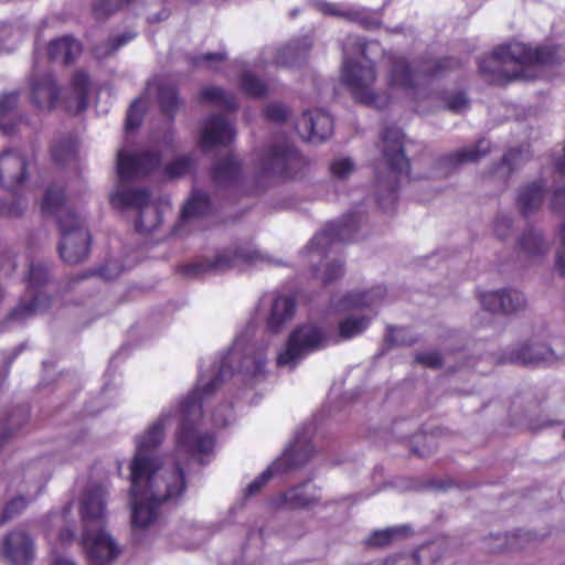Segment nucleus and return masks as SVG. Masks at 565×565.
Returning a JSON list of instances; mask_svg holds the SVG:
<instances>
[{
    "instance_id": "1",
    "label": "nucleus",
    "mask_w": 565,
    "mask_h": 565,
    "mask_svg": "<svg viewBox=\"0 0 565 565\" xmlns=\"http://www.w3.org/2000/svg\"><path fill=\"white\" fill-rule=\"evenodd\" d=\"M557 45H536L510 41L479 60V73L490 85L507 86L525 77L524 68L561 64Z\"/></svg>"
},
{
    "instance_id": "2",
    "label": "nucleus",
    "mask_w": 565,
    "mask_h": 565,
    "mask_svg": "<svg viewBox=\"0 0 565 565\" xmlns=\"http://www.w3.org/2000/svg\"><path fill=\"white\" fill-rule=\"evenodd\" d=\"M44 216L56 218L61 234L58 254L63 262L76 265L88 257L92 236L83 220L66 204L65 191L62 188L46 189L41 202Z\"/></svg>"
},
{
    "instance_id": "3",
    "label": "nucleus",
    "mask_w": 565,
    "mask_h": 565,
    "mask_svg": "<svg viewBox=\"0 0 565 565\" xmlns=\"http://www.w3.org/2000/svg\"><path fill=\"white\" fill-rule=\"evenodd\" d=\"M225 375H232V370L224 360L221 361L215 374L204 383V375H200L194 390L181 402V412L184 418L177 431V448L189 455H205L213 451L215 439L211 434L200 433L194 422L188 416L191 413L201 414L203 401L214 394L223 384Z\"/></svg>"
},
{
    "instance_id": "4",
    "label": "nucleus",
    "mask_w": 565,
    "mask_h": 565,
    "mask_svg": "<svg viewBox=\"0 0 565 565\" xmlns=\"http://www.w3.org/2000/svg\"><path fill=\"white\" fill-rule=\"evenodd\" d=\"M164 490L159 488L156 491H143L140 494L130 493L131 525L134 529H146L157 519L159 509L164 503L178 504L186 490V479L182 467L177 466L175 470L162 479Z\"/></svg>"
},
{
    "instance_id": "5",
    "label": "nucleus",
    "mask_w": 565,
    "mask_h": 565,
    "mask_svg": "<svg viewBox=\"0 0 565 565\" xmlns=\"http://www.w3.org/2000/svg\"><path fill=\"white\" fill-rule=\"evenodd\" d=\"M376 78V67L371 61L366 64L349 58L343 61L340 79L354 102L367 107L384 109L391 104L392 97L388 93L374 90Z\"/></svg>"
},
{
    "instance_id": "6",
    "label": "nucleus",
    "mask_w": 565,
    "mask_h": 565,
    "mask_svg": "<svg viewBox=\"0 0 565 565\" xmlns=\"http://www.w3.org/2000/svg\"><path fill=\"white\" fill-rule=\"evenodd\" d=\"M28 159L18 149L8 148L0 154V186L12 194L10 204L0 203V209L4 211L9 209H20L19 214L2 213L0 216L18 217L21 216L26 209L25 200L19 195L24 182L28 179Z\"/></svg>"
},
{
    "instance_id": "7",
    "label": "nucleus",
    "mask_w": 565,
    "mask_h": 565,
    "mask_svg": "<svg viewBox=\"0 0 565 565\" xmlns=\"http://www.w3.org/2000/svg\"><path fill=\"white\" fill-rule=\"evenodd\" d=\"M308 166L306 158L286 141L268 147L259 158V174L274 180L295 179Z\"/></svg>"
},
{
    "instance_id": "8",
    "label": "nucleus",
    "mask_w": 565,
    "mask_h": 565,
    "mask_svg": "<svg viewBox=\"0 0 565 565\" xmlns=\"http://www.w3.org/2000/svg\"><path fill=\"white\" fill-rule=\"evenodd\" d=\"M327 345L324 330L316 323H303L296 327L289 334L284 349L277 355L278 366L295 369L297 363L308 353Z\"/></svg>"
},
{
    "instance_id": "9",
    "label": "nucleus",
    "mask_w": 565,
    "mask_h": 565,
    "mask_svg": "<svg viewBox=\"0 0 565 565\" xmlns=\"http://www.w3.org/2000/svg\"><path fill=\"white\" fill-rule=\"evenodd\" d=\"M150 191L143 189L118 188L109 196V203L114 209L138 210V217L135 222V230L139 234H147L162 223V215L158 207L149 206Z\"/></svg>"
},
{
    "instance_id": "10",
    "label": "nucleus",
    "mask_w": 565,
    "mask_h": 565,
    "mask_svg": "<svg viewBox=\"0 0 565 565\" xmlns=\"http://www.w3.org/2000/svg\"><path fill=\"white\" fill-rule=\"evenodd\" d=\"M182 467L180 463H175L174 468L161 477H157L159 469L158 459L151 455L139 452L136 450L130 463V493L132 495L140 494L143 491L151 492L158 489L164 490L162 479L169 477L177 468Z\"/></svg>"
},
{
    "instance_id": "11",
    "label": "nucleus",
    "mask_w": 565,
    "mask_h": 565,
    "mask_svg": "<svg viewBox=\"0 0 565 565\" xmlns=\"http://www.w3.org/2000/svg\"><path fill=\"white\" fill-rule=\"evenodd\" d=\"M162 156L156 150L117 153V174L120 181H131L148 177L161 164Z\"/></svg>"
},
{
    "instance_id": "12",
    "label": "nucleus",
    "mask_w": 565,
    "mask_h": 565,
    "mask_svg": "<svg viewBox=\"0 0 565 565\" xmlns=\"http://www.w3.org/2000/svg\"><path fill=\"white\" fill-rule=\"evenodd\" d=\"M359 228V220L354 213H349L338 221L329 222L324 228L310 241L311 250L326 253L338 243L352 242Z\"/></svg>"
},
{
    "instance_id": "13",
    "label": "nucleus",
    "mask_w": 565,
    "mask_h": 565,
    "mask_svg": "<svg viewBox=\"0 0 565 565\" xmlns=\"http://www.w3.org/2000/svg\"><path fill=\"white\" fill-rule=\"evenodd\" d=\"M81 543L89 565H107L120 554L118 544L103 527L85 525Z\"/></svg>"
},
{
    "instance_id": "14",
    "label": "nucleus",
    "mask_w": 565,
    "mask_h": 565,
    "mask_svg": "<svg viewBox=\"0 0 565 565\" xmlns=\"http://www.w3.org/2000/svg\"><path fill=\"white\" fill-rule=\"evenodd\" d=\"M382 154L391 173L395 177L411 175V162L404 151V134L396 126H387L382 132Z\"/></svg>"
},
{
    "instance_id": "15",
    "label": "nucleus",
    "mask_w": 565,
    "mask_h": 565,
    "mask_svg": "<svg viewBox=\"0 0 565 565\" xmlns=\"http://www.w3.org/2000/svg\"><path fill=\"white\" fill-rule=\"evenodd\" d=\"M387 63L385 85L388 90L412 92L417 87L416 71L411 61L402 54L387 52L384 54Z\"/></svg>"
},
{
    "instance_id": "16",
    "label": "nucleus",
    "mask_w": 565,
    "mask_h": 565,
    "mask_svg": "<svg viewBox=\"0 0 565 565\" xmlns=\"http://www.w3.org/2000/svg\"><path fill=\"white\" fill-rule=\"evenodd\" d=\"M257 258V252H244L242 248H235L233 252L225 250L217 254L212 260L204 263H188L180 265L178 271L185 277H198L210 270H224L232 268L235 259L253 262Z\"/></svg>"
},
{
    "instance_id": "17",
    "label": "nucleus",
    "mask_w": 565,
    "mask_h": 565,
    "mask_svg": "<svg viewBox=\"0 0 565 565\" xmlns=\"http://www.w3.org/2000/svg\"><path fill=\"white\" fill-rule=\"evenodd\" d=\"M298 134L310 142H322L333 132V119L322 109L306 110L296 125Z\"/></svg>"
},
{
    "instance_id": "18",
    "label": "nucleus",
    "mask_w": 565,
    "mask_h": 565,
    "mask_svg": "<svg viewBox=\"0 0 565 565\" xmlns=\"http://www.w3.org/2000/svg\"><path fill=\"white\" fill-rule=\"evenodd\" d=\"M276 503L289 510L313 509L321 503L320 488L309 481L298 483L279 494Z\"/></svg>"
},
{
    "instance_id": "19",
    "label": "nucleus",
    "mask_w": 565,
    "mask_h": 565,
    "mask_svg": "<svg viewBox=\"0 0 565 565\" xmlns=\"http://www.w3.org/2000/svg\"><path fill=\"white\" fill-rule=\"evenodd\" d=\"M235 138L234 127L222 115L210 116L200 136L203 152H209L216 146H227Z\"/></svg>"
},
{
    "instance_id": "20",
    "label": "nucleus",
    "mask_w": 565,
    "mask_h": 565,
    "mask_svg": "<svg viewBox=\"0 0 565 565\" xmlns=\"http://www.w3.org/2000/svg\"><path fill=\"white\" fill-rule=\"evenodd\" d=\"M479 298L482 308L492 313H514L526 305L523 294L514 289L483 292Z\"/></svg>"
},
{
    "instance_id": "21",
    "label": "nucleus",
    "mask_w": 565,
    "mask_h": 565,
    "mask_svg": "<svg viewBox=\"0 0 565 565\" xmlns=\"http://www.w3.org/2000/svg\"><path fill=\"white\" fill-rule=\"evenodd\" d=\"M2 555L13 565L29 564L34 555L32 539L24 531L10 532L3 540Z\"/></svg>"
},
{
    "instance_id": "22",
    "label": "nucleus",
    "mask_w": 565,
    "mask_h": 565,
    "mask_svg": "<svg viewBox=\"0 0 565 565\" xmlns=\"http://www.w3.org/2000/svg\"><path fill=\"white\" fill-rule=\"evenodd\" d=\"M61 88L52 74H44L31 81V103L41 110H53L60 100Z\"/></svg>"
},
{
    "instance_id": "23",
    "label": "nucleus",
    "mask_w": 565,
    "mask_h": 565,
    "mask_svg": "<svg viewBox=\"0 0 565 565\" xmlns=\"http://www.w3.org/2000/svg\"><path fill=\"white\" fill-rule=\"evenodd\" d=\"M298 456L299 451L295 449L286 450L280 460L269 466L265 471H263L246 487L245 495L255 497L258 493H260L263 488L268 483V481L274 477L275 473L280 471H287L302 466L308 458L299 460Z\"/></svg>"
},
{
    "instance_id": "24",
    "label": "nucleus",
    "mask_w": 565,
    "mask_h": 565,
    "mask_svg": "<svg viewBox=\"0 0 565 565\" xmlns=\"http://www.w3.org/2000/svg\"><path fill=\"white\" fill-rule=\"evenodd\" d=\"M242 162L234 154L218 159L210 170L214 186L222 189L235 184L242 177Z\"/></svg>"
},
{
    "instance_id": "25",
    "label": "nucleus",
    "mask_w": 565,
    "mask_h": 565,
    "mask_svg": "<svg viewBox=\"0 0 565 565\" xmlns=\"http://www.w3.org/2000/svg\"><path fill=\"white\" fill-rule=\"evenodd\" d=\"M107 492L102 487L88 489L81 504V515L85 525L90 527L92 522H98L103 525L106 514Z\"/></svg>"
},
{
    "instance_id": "26",
    "label": "nucleus",
    "mask_w": 565,
    "mask_h": 565,
    "mask_svg": "<svg viewBox=\"0 0 565 565\" xmlns=\"http://www.w3.org/2000/svg\"><path fill=\"white\" fill-rule=\"evenodd\" d=\"M557 360L554 351L541 345L537 349L529 344H522L518 350L509 353L504 362L516 363L521 365H547Z\"/></svg>"
},
{
    "instance_id": "27",
    "label": "nucleus",
    "mask_w": 565,
    "mask_h": 565,
    "mask_svg": "<svg viewBox=\"0 0 565 565\" xmlns=\"http://www.w3.org/2000/svg\"><path fill=\"white\" fill-rule=\"evenodd\" d=\"M296 311V298L291 295H277L273 299L270 311L268 313L266 324L267 329L276 333L288 321H290Z\"/></svg>"
},
{
    "instance_id": "28",
    "label": "nucleus",
    "mask_w": 565,
    "mask_h": 565,
    "mask_svg": "<svg viewBox=\"0 0 565 565\" xmlns=\"http://www.w3.org/2000/svg\"><path fill=\"white\" fill-rule=\"evenodd\" d=\"M82 43L72 35L52 40L47 45V56L52 62L72 64L82 53Z\"/></svg>"
},
{
    "instance_id": "29",
    "label": "nucleus",
    "mask_w": 565,
    "mask_h": 565,
    "mask_svg": "<svg viewBox=\"0 0 565 565\" xmlns=\"http://www.w3.org/2000/svg\"><path fill=\"white\" fill-rule=\"evenodd\" d=\"M545 182L535 180L522 186L516 198V205L524 217L537 212L543 204Z\"/></svg>"
},
{
    "instance_id": "30",
    "label": "nucleus",
    "mask_w": 565,
    "mask_h": 565,
    "mask_svg": "<svg viewBox=\"0 0 565 565\" xmlns=\"http://www.w3.org/2000/svg\"><path fill=\"white\" fill-rule=\"evenodd\" d=\"M312 47V39L302 35L290 40L278 52L277 63L282 66H294L305 61Z\"/></svg>"
},
{
    "instance_id": "31",
    "label": "nucleus",
    "mask_w": 565,
    "mask_h": 565,
    "mask_svg": "<svg viewBox=\"0 0 565 565\" xmlns=\"http://www.w3.org/2000/svg\"><path fill=\"white\" fill-rule=\"evenodd\" d=\"M439 546L434 543L425 544L419 546L412 554H394L386 557L383 565H423V558H429L430 563L434 564L441 558Z\"/></svg>"
},
{
    "instance_id": "32",
    "label": "nucleus",
    "mask_w": 565,
    "mask_h": 565,
    "mask_svg": "<svg viewBox=\"0 0 565 565\" xmlns=\"http://www.w3.org/2000/svg\"><path fill=\"white\" fill-rule=\"evenodd\" d=\"M70 87L76 102L77 113H83L88 107L92 78L87 71L77 68L70 81Z\"/></svg>"
},
{
    "instance_id": "33",
    "label": "nucleus",
    "mask_w": 565,
    "mask_h": 565,
    "mask_svg": "<svg viewBox=\"0 0 565 565\" xmlns=\"http://www.w3.org/2000/svg\"><path fill=\"white\" fill-rule=\"evenodd\" d=\"M490 151V141L481 139L473 147L461 148L441 158L445 166L457 167L466 162H476Z\"/></svg>"
},
{
    "instance_id": "34",
    "label": "nucleus",
    "mask_w": 565,
    "mask_h": 565,
    "mask_svg": "<svg viewBox=\"0 0 565 565\" xmlns=\"http://www.w3.org/2000/svg\"><path fill=\"white\" fill-rule=\"evenodd\" d=\"M18 103L19 94L17 92L3 94L0 97V131L4 136L15 132L18 120L14 111Z\"/></svg>"
},
{
    "instance_id": "35",
    "label": "nucleus",
    "mask_w": 565,
    "mask_h": 565,
    "mask_svg": "<svg viewBox=\"0 0 565 565\" xmlns=\"http://www.w3.org/2000/svg\"><path fill=\"white\" fill-rule=\"evenodd\" d=\"M158 104L160 111L173 120L181 105L178 87L174 84L161 83L158 87Z\"/></svg>"
},
{
    "instance_id": "36",
    "label": "nucleus",
    "mask_w": 565,
    "mask_h": 565,
    "mask_svg": "<svg viewBox=\"0 0 565 565\" xmlns=\"http://www.w3.org/2000/svg\"><path fill=\"white\" fill-rule=\"evenodd\" d=\"M164 418L156 420L138 439L136 450L150 455L156 450L164 438Z\"/></svg>"
},
{
    "instance_id": "37",
    "label": "nucleus",
    "mask_w": 565,
    "mask_h": 565,
    "mask_svg": "<svg viewBox=\"0 0 565 565\" xmlns=\"http://www.w3.org/2000/svg\"><path fill=\"white\" fill-rule=\"evenodd\" d=\"M199 103L220 105L227 110H236L238 107L236 97L232 93L216 86H206L201 89L198 96Z\"/></svg>"
},
{
    "instance_id": "38",
    "label": "nucleus",
    "mask_w": 565,
    "mask_h": 565,
    "mask_svg": "<svg viewBox=\"0 0 565 565\" xmlns=\"http://www.w3.org/2000/svg\"><path fill=\"white\" fill-rule=\"evenodd\" d=\"M76 150V137L67 134L54 140L51 147V157L56 164L63 166L75 157Z\"/></svg>"
},
{
    "instance_id": "39",
    "label": "nucleus",
    "mask_w": 565,
    "mask_h": 565,
    "mask_svg": "<svg viewBox=\"0 0 565 565\" xmlns=\"http://www.w3.org/2000/svg\"><path fill=\"white\" fill-rule=\"evenodd\" d=\"M382 295L383 289L381 287L372 288L370 290L348 292L342 300L343 307L345 309L369 308L375 303Z\"/></svg>"
},
{
    "instance_id": "40",
    "label": "nucleus",
    "mask_w": 565,
    "mask_h": 565,
    "mask_svg": "<svg viewBox=\"0 0 565 565\" xmlns=\"http://www.w3.org/2000/svg\"><path fill=\"white\" fill-rule=\"evenodd\" d=\"M411 527L408 525L386 527L376 530L367 537L366 543L372 547H385L398 537L408 535Z\"/></svg>"
},
{
    "instance_id": "41",
    "label": "nucleus",
    "mask_w": 565,
    "mask_h": 565,
    "mask_svg": "<svg viewBox=\"0 0 565 565\" xmlns=\"http://www.w3.org/2000/svg\"><path fill=\"white\" fill-rule=\"evenodd\" d=\"M211 209V201L209 195L202 191L193 192L189 201L181 210V218L190 220L193 217L203 216L209 213Z\"/></svg>"
},
{
    "instance_id": "42",
    "label": "nucleus",
    "mask_w": 565,
    "mask_h": 565,
    "mask_svg": "<svg viewBox=\"0 0 565 565\" xmlns=\"http://www.w3.org/2000/svg\"><path fill=\"white\" fill-rule=\"evenodd\" d=\"M426 65L424 76L427 78H435L444 75L446 72L455 71L461 67L459 58L454 56H443L431 58L423 62Z\"/></svg>"
},
{
    "instance_id": "43",
    "label": "nucleus",
    "mask_w": 565,
    "mask_h": 565,
    "mask_svg": "<svg viewBox=\"0 0 565 565\" xmlns=\"http://www.w3.org/2000/svg\"><path fill=\"white\" fill-rule=\"evenodd\" d=\"M242 92L252 98H263L267 95V84L252 72H245L239 77Z\"/></svg>"
},
{
    "instance_id": "44",
    "label": "nucleus",
    "mask_w": 565,
    "mask_h": 565,
    "mask_svg": "<svg viewBox=\"0 0 565 565\" xmlns=\"http://www.w3.org/2000/svg\"><path fill=\"white\" fill-rule=\"evenodd\" d=\"M135 36H136L135 33L127 32V33L117 35L115 38H110L107 41H105L104 43L96 44L93 47V54L98 60L106 58V57L113 55L119 47H121L122 45L127 44L129 41L135 39Z\"/></svg>"
},
{
    "instance_id": "45",
    "label": "nucleus",
    "mask_w": 565,
    "mask_h": 565,
    "mask_svg": "<svg viewBox=\"0 0 565 565\" xmlns=\"http://www.w3.org/2000/svg\"><path fill=\"white\" fill-rule=\"evenodd\" d=\"M521 250L529 256H540L547 252L542 234L534 231L523 233L519 242Z\"/></svg>"
},
{
    "instance_id": "46",
    "label": "nucleus",
    "mask_w": 565,
    "mask_h": 565,
    "mask_svg": "<svg viewBox=\"0 0 565 565\" xmlns=\"http://www.w3.org/2000/svg\"><path fill=\"white\" fill-rule=\"evenodd\" d=\"M39 305V296L35 294L31 297L29 301H21L14 308H12L11 311L6 317L4 322L9 323L12 321H23L32 317L33 315H35Z\"/></svg>"
},
{
    "instance_id": "47",
    "label": "nucleus",
    "mask_w": 565,
    "mask_h": 565,
    "mask_svg": "<svg viewBox=\"0 0 565 565\" xmlns=\"http://www.w3.org/2000/svg\"><path fill=\"white\" fill-rule=\"evenodd\" d=\"M369 326L365 317H349L339 322V335L343 340L351 339L362 333Z\"/></svg>"
},
{
    "instance_id": "48",
    "label": "nucleus",
    "mask_w": 565,
    "mask_h": 565,
    "mask_svg": "<svg viewBox=\"0 0 565 565\" xmlns=\"http://www.w3.org/2000/svg\"><path fill=\"white\" fill-rule=\"evenodd\" d=\"M194 156L183 154L169 162L164 167V175L169 179H175L185 175L194 166Z\"/></svg>"
},
{
    "instance_id": "49",
    "label": "nucleus",
    "mask_w": 565,
    "mask_h": 565,
    "mask_svg": "<svg viewBox=\"0 0 565 565\" xmlns=\"http://www.w3.org/2000/svg\"><path fill=\"white\" fill-rule=\"evenodd\" d=\"M385 340L390 345L411 347L416 341V334L405 327H388Z\"/></svg>"
},
{
    "instance_id": "50",
    "label": "nucleus",
    "mask_w": 565,
    "mask_h": 565,
    "mask_svg": "<svg viewBox=\"0 0 565 565\" xmlns=\"http://www.w3.org/2000/svg\"><path fill=\"white\" fill-rule=\"evenodd\" d=\"M132 0H95L93 14L97 20H104L129 4Z\"/></svg>"
},
{
    "instance_id": "51",
    "label": "nucleus",
    "mask_w": 565,
    "mask_h": 565,
    "mask_svg": "<svg viewBox=\"0 0 565 565\" xmlns=\"http://www.w3.org/2000/svg\"><path fill=\"white\" fill-rule=\"evenodd\" d=\"M49 279L50 270L46 265L33 263L30 265L26 278L29 289L36 290L47 284Z\"/></svg>"
},
{
    "instance_id": "52",
    "label": "nucleus",
    "mask_w": 565,
    "mask_h": 565,
    "mask_svg": "<svg viewBox=\"0 0 565 565\" xmlns=\"http://www.w3.org/2000/svg\"><path fill=\"white\" fill-rule=\"evenodd\" d=\"M31 500H28L26 498L22 495H18L9 500L2 511V514L0 516V525L4 524L7 521L11 520L15 515L20 514L22 511H24Z\"/></svg>"
},
{
    "instance_id": "53",
    "label": "nucleus",
    "mask_w": 565,
    "mask_h": 565,
    "mask_svg": "<svg viewBox=\"0 0 565 565\" xmlns=\"http://www.w3.org/2000/svg\"><path fill=\"white\" fill-rule=\"evenodd\" d=\"M264 116L271 122H285L290 116V108L284 103L273 102L264 108Z\"/></svg>"
},
{
    "instance_id": "54",
    "label": "nucleus",
    "mask_w": 565,
    "mask_h": 565,
    "mask_svg": "<svg viewBox=\"0 0 565 565\" xmlns=\"http://www.w3.org/2000/svg\"><path fill=\"white\" fill-rule=\"evenodd\" d=\"M143 114H145V110L142 107L141 99L140 98L135 99L130 104V106L127 110L126 122H125L126 130L130 131V130L138 129L142 124Z\"/></svg>"
},
{
    "instance_id": "55",
    "label": "nucleus",
    "mask_w": 565,
    "mask_h": 565,
    "mask_svg": "<svg viewBox=\"0 0 565 565\" xmlns=\"http://www.w3.org/2000/svg\"><path fill=\"white\" fill-rule=\"evenodd\" d=\"M316 275L321 280L322 285H330L344 275V264L339 260L330 262L326 265L321 275H318V273H316Z\"/></svg>"
},
{
    "instance_id": "56",
    "label": "nucleus",
    "mask_w": 565,
    "mask_h": 565,
    "mask_svg": "<svg viewBox=\"0 0 565 565\" xmlns=\"http://www.w3.org/2000/svg\"><path fill=\"white\" fill-rule=\"evenodd\" d=\"M227 60V55L224 52H212V53H205L200 54L193 57L192 63L196 67H209L216 70L214 67L215 63H221Z\"/></svg>"
},
{
    "instance_id": "57",
    "label": "nucleus",
    "mask_w": 565,
    "mask_h": 565,
    "mask_svg": "<svg viewBox=\"0 0 565 565\" xmlns=\"http://www.w3.org/2000/svg\"><path fill=\"white\" fill-rule=\"evenodd\" d=\"M354 170V163L350 158L334 160L330 166V172L339 178H347Z\"/></svg>"
},
{
    "instance_id": "58",
    "label": "nucleus",
    "mask_w": 565,
    "mask_h": 565,
    "mask_svg": "<svg viewBox=\"0 0 565 565\" xmlns=\"http://www.w3.org/2000/svg\"><path fill=\"white\" fill-rule=\"evenodd\" d=\"M416 362L430 369H439L443 366V358L438 352L419 353L415 358Z\"/></svg>"
},
{
    "instance_id": "59",
    "label": "nucleus",
    "mask_w": 565,
    "mask_h": 565,
    "mask_svg": "<svg viewBox=\"0 0 565 565\" xmlns=\"http://www.w3.org/2000/svg\"><path fill=\"white\" fill-rule=\"evenodd\" d=\"M469 100L462 92L455 93L446 99L447 108L455 113H459L463 108H467Z\"/></svg>"
},
{
    "instance_id": "60",
    "label": "nucleus",
    "mask_w": 565,
    "mask_h": 565,
    "mask_svg": "<svg viewBox=\"0 0 565 565\" xmlns=\"http://www.w3.org/2000/svg\"><path fill=\"white\" fill-rule=\"evenodd\" d=\"M562 249L556 255L555 267L559 276L565 277V222L559 228Z\"/></svg>"
},
{
    "instance_id": "61",
    "label": "nucleus",
    "mask_w": 565,
    "mask_h": 565,
    "mask_svg": "<svg viewBox=\"0 0 565 565\" xmlns=\"http://www.w3.org/2000/svg\"><path fill=\"white\" fill-rule=\"evenodd\" d=\"M522 156L521 149H510L502 157L501 163L509 168V173H512L521 161Z\"/></svg>"
},
{
    "instance_id": "62",
    "label": "nucleus",
    "mask_w": 565,
    "mask_h": 565,
    "mask_svg": "<svg viewBox=\"0 0 565 565\" xmlns=\"http://www.w3.org/2000/svg\"><path fill=\"white\" fill-rule=\"evenodd\" d=\"M512 227V220L508 216H499L494 221V233L500 239H504Z\"/></svg>"
},
{
    "instance_id": "63",
    "label": "nucleus",
    "mask_w": 565,
    "mask_h": 565,
    "mask_svg": "<svg viewBox=\"0 0 565 565\" xmlns=\"http://www.w3.org/2000/svg\"><path fill=\"white\" fill-rule=\"evenodd\" d=\"M551 210L554 213L565 212V185L554 191L551 201Z\"/></svg>"
},
{
    "instance_id": "64",
    "label": "nucleus",
    "mask_w": 565,
    "mask_h": 565,
    "mask_svg": "<svg viewBox=\"0 0 565 565\" xmlns=\"http://www.w3.org/2000/svg\"><path fill=\"white\" fill-rule=\"evenodd\" d=\"M75 539V533L73 530L66 527L61 530L58 534V540L63 545L71 544Z\"/></svg>"
}]
</instances>
